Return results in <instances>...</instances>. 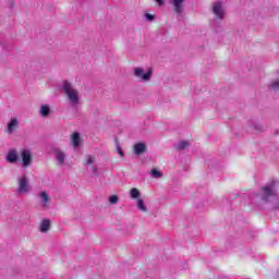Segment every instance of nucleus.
Listing matches in <instances>:
<instances>
[{"label":"nucleus","mask_w":279,"mask_h":279,"mask_svg":"<svg viewBox=\"0 0 279 279\" xmlns=\"http://www.w3.org/2000/svg\"><path fill=\"white\" fill-rule=\"evenodd\" d=\"M63 90L70 101L73 104H77L80 101V92L77 89L73 88V85L69 82L63 83Z\"/></svg>","instance_id":"f257e3e1"},{"label":"nucleus","mask_w":279,"mask_h":279,"mask_svg":"<svg viewBox=\"0 0 279 279\" xmlns=\"http://www.w3.org/2000/svg\"><path fill=\"white\" fill-rule=\"evenodd\" d=\"M21 159H22V167L24 168L31 167L32 162H34V156H32V150L22 149Z\"/></svg>","instance_id":"f03ea898"},{"label":"nucleus","mask_w":279,"mask_h":279,"mask_svg":"<svg viewBox=\"0 0 279 279\" xmlns=\"http://www.w3.org/2000/svg\"><path fill=\"white\" fill-rule=\"evenodd\" d=\"M134 75L135 77H140V80H143V82H149L151 80V70H148V72L144 74L143 69L135 68Z\"/></svg>","instance_id":"7ed1b4c3"},{"label":"nucleus","mask_w":279,"mask_h":279,"mask_svg":"<svg viewBox=\"0 0 279 279\" xmlns=\"http://www.w3.org/2000/svg\"><path fill=\"white\" fill-rule=\"evenodd\" d=\"M19 189L17 193L23 194L29 191V182L27 181V177H21L19 180Z\"/></svg>","instance_id":"20e7f679"},{"label":"nucleus","mask_w":279,"mask_h":279,"mask_svg":"<svg viewBox=\"0 0 279 279\" xmlns=\"http://www.w3.org/2000/svg\"><path fill=\"white\" fill-rule=\"evenodd\" d=\"M171 5H173L174 14H182L184 12V0H170Z\"/></svg>","instance_id":"39448f33"},{"label":"nucleus","mask_w":279,"mask_h":279,"mask_svg":"<svg viewBox=\"0 0 279 279\" xmlns=\"http://www.w3.org/2000/svg\"><path fill=\"white\" fill-rule=\"evenodd\" d=\"M5 158L8 162L14 165V162H19V153L15 149L9 150Z\"/></svg>","instance_id":"423d86ee"},{"label":"nucleus","mask_w":279,"mask_h":279,"mask_svg":"<svg viewBox=\"0 0 279 279\" xmlns=\"http://www.w3.org/2000/svg\"><path fill=\"white\" fill-rule=\"evenodd\" d=\"M147 151V145L145 143H137L134 145V154L135 156H141Z\"/></svg>","instance_id":"0eeeda50"},{"label":"nucleus","mask_w":279,"mask_h":279,"mask_svg":"<svg viewBox=\"0 0 279 279\" xmlns=\"http://www.w3.org/2000/svg\"><path fill=\"white\" fill-rule=\"evenodd\" d=\"M262 191L264 193L263 199H265L266 202L267 199L276 195V191H274V187L266 186V187H263Z\"/></svg>","instance_id":"6e6552de"},{"label":"nucleus","mask_w":279,"mask_h":279,"mask_svg":"<svg viewBox=\"0 0 279 279\" xmlns=\"http://www.w3.org/2000/svg\"><path fill=\"white\" fill-rule=\"evenodd\" d=\"M39 197L41 198V204L44 208H47V206L51 204V197L49 196V194H47V192H40Z\"/></svg>","instance_id":"1a4fd4ad"},{"label":"nucleus","mask_w":279,"mask_h":279,"mask_svg":"<svg viewBox=\"0 0 279 279\" xmlns=\"http://www.w3.org/2000/svg\"><path fill=\"white\" fill-rule=\"evenodd\" d=\"M19 128V119L17 118H12L10 122L8 123V132L9 134H12L16 129Z\"/></svg>","instance_id":"9d476101"},{"label":"nucleus","mask_w":279,"mask_h":279,"mask_svg":"<svg viewBox=\"0 0 279 279\" xmlns=\"http://www.w3.org/2000/svg\"><path fill=\"white\" fill-rule=\"evenodd\" d=\"M214 14H216V16L218 19H223V9L221 8V3L220 2H217L214 4Z\"/></svg>","instance_id":"9b49d317"},{"label":"nucleus","mask_w":279,"mask_h":279,"mask_svg":"<svg viewBox=\"0 0 279 279\" xmlns=\"http://www.w3.org/2000/svg\"><path fill=\"white\" fill-rule=\"evenodd\" d=\"M51 228V222L47 219L43 220L40 223V232H48Z\"/></svg>","instance_id":"f8f14e48"},{"label":"nucleus","mask_w":279,"mask_h":279,"mask_svg":"<svg viewBox=\"0 0 279 279\" xmlns=\"http://www.w3.org/2000/svg\"><path fill=\"white\" fill-rule=\"evenodd\" d=\"M72 144L74 147H80V133L75 132L72 134Z\"/></svg>","instance_id":"ddd939ff"},{"label":"nucleus","mask_w":279,"mask_h":279,"mask_svg":"<svg viewBox=\"0 0 279 279\" xmlns=\"http://www.w3.org/2000/svg\"><path fill=\"white\" fill-rule=\"evenodd\" d=\"M51 110L49 109L48 105H41L40 114L41 117H49Z\"/></svg>","instance_id":"4468645a"},{"label":"nucleus","mask_w":279,"mask_h":279,"mask_svg":"<svg viewBox=\"0 0 279 279\" xmlns=\"http://www.w3.org/2000/svg\"><path fill=\"white\" fill-rule=\"evenodd\" d=\"M130 195H131V199H138V197L141 196V192L138 191V189L133 187L130 191Z\"/></svg>","instance_id":"2eb2a0df"},{"label":"nucleus","mask_w":279,"mask_h":279,"mask_svg":"<svg viewBox=\"0 0 279 279\" xmlns=\"http://www.w3.org/2000/svg\"><path fill=\"white\" fill-rule=\"evenodd\" d=\"M137 208L142 210V213H147V207L145 206V202L141 198L137 201Z\"/></svg>","instance_id":"dca6fc26"},{"label":"nucleus","mask_w":279,"mask_h":279,"mask_svg":"<svg viewBox=\"0 0 279 279\" xmlns=\"http://www.w3.org/2000/svg\"><path fill=\"white\" fill-rule=\"evenodd\" d=\"M64 158H66L64 156V153L62 151H57V160L60 165H64Z\"/></svg>","instance_id":"f3484780"},{"label":"nucleus","mask_w":279,"mask_h":279,"mask_svg":"<svg viewBox=\"0 0 279 279\" xmlns=\"http://www.w3.org/2000/svg\"><path fill=\"white\" fill-rule=\"evenodd\" d=\"M186 147H189V142H180L177 146V149H179V151H182V149H186Z\"/></svg>","instance_id":"a211bd4d"},{"label":"nucleus","mask_w":279,"mask_h":279,"mask_svg":"<svg viewBox=\"0 0 279 279\" xmlns=\"http://www.w3.org/2000/svg\"><path fill=\"white\" fill-rule=\"evenodd\" d=\"M109 202H110L111 204H117V203L119 202V196H117V195L110 196V197H109Z\"/></svg>","instance_id":"6ab92c4d"},{"label":"nucleus","mask_w":279,"mask_h":279,"mask_svg":"<svg viewBox=\"0 0 279 279\" xmlns=\"http://www.w3.org/2000/svg\"><path fill=\"white\" fill-rule=\"evenodd\" d=\"M271 88H274V90H278L279 88V80H276L271 83Z\"/></svg>","instance_id":"aec40b11"},{"label":"nucleus","mask_w":279,"mask_h":279,"mask_svg":"<svg viewBox=\"0 0 279 279\" xmlns=\"http://www.w3.org/2000/svg\"><path fill=\"white\" fill-rule=\"evenodd\" d=\"M151 175H153V178H160V171H158L157 169H153Z\"/></svg>","instance_id":"412c9836"},{"label":"nucleus","mask_w":279,"mask_h":279,"mask_svg":"<svg viewBox=\"0 0 279 279\" xmlns=\"http://www.w3.org/2000/svg\"><path fill=\"white\" fill-rule=\"evenodd\" d=\"M93 162H95V157L89 156L87 161H86V165L89 166V165H93Z\"/></svg>","instance_id":"4be33fe9"},{"label":"nucleus","mask_w":279,"mask_h":279,"mask_svg":"<svg viewBox=\"0 0 279 279\" xmlns=\"http://www.w3.org/2000/svg\"><path fill=\"white\" fill-rule=\"evenodd\" d=\"M146 19H147V21H153L154 20V15L149 14V13H146Z\"/></svg>","instance_id":"5701e85b"},{"label":"nucleus","mask_w":279,"mask_h":279,"mask_svg":"<svg viewBox=\"0 0 279 279\" xmlns=\"http://www.w3.org/2000/svg\"><path fill=\"white\" fill-rule=\"evenodd\" d=\"M118 151H119L120 156H122V157L125 156V154H123V150H121V147H119V146H118Z\"/></svg>","instance_id":"b1692460"},{"label":"nucleus","mask_w":279,"mask_h":279,"mask_svg":"<svg viewBox=\"0 0 279 279\" xmlns=\"http://www.w3.org/2000/svg\"><path fill=\"white\" fill-rule=\"evenodd\" d=\"M159 5H162L165 3V0H156Z\"/></svg>","instance_id":"393cba45"}]
</instances>
